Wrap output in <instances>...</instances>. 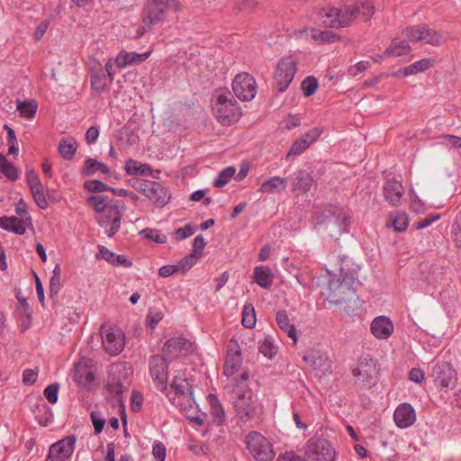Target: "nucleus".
<instances>
[{
	"mask_svg": "<svg viewBox=\"0 0 461 461\" xmlns=\"http://www.w3.org/2000/svg\"><path fill=\"white\" fill-rule=\"evenodd\" d=\"M163 351L171 358L185 356L193 351V344L182 337L172 338L165 342Z\"/></svg>",
	"mask_w": 461,
	"mask_h": 461,
	"instance_id": "nucleus-21",
	"label": "nucleus"
},
{
	"mask_svg": "<svg viewBox=\"0 0 461 461\" xmlns=\"http://www.w3.org/2000/svg\"><path fill=\"white\" fill-rule=\"evenodd\" d=\"M393 420L399 428H408L416 420L415 411L411 404L402 403L394 411Z\"/></svg>",
	"mask_w": 461,
	"mask_h": 461,
	"instance_id": "nucleus-22",
	"label": "nucleus"
},
{
	"mask_svg": "<svg viewBox=\"0 0 461 461\" xmlns=\"http://www.w3.org/2000/svg\"><path fill=\"white\" fill-rule=\"evenodd\" d=\"M92 360L81 357L74 366L73 380L81 387H90L95 381Z\"/></svg>",
	"mask_w": 461,
	"mask_h": 461,
	"instance_id": "nucleus-18",
	"label": "nucleus"
},
{
	"mask_svg": "<svg viewBox=\"0 0 461 461\" xmlns=\"http://www.w3.org/2000/svg\"><path fill=\"white\" fill-rule=\"evenodd\" d=\"M431 375L441 389L453 388L456 384V371L447 362L436 363L431 368Z\"/></svg>",
	"mask_w": 461,
	"mask_h": 461,
	"instance_id": "nucleus-15",
	"label": "nucleus"
},
{
	"mask_svg": "<svg viewBox=\"0 0 461 461\" xmlns=\"http://www.w3.org/2000/svg\"><path fill=\"white\" fill-rule=\"evenodd\" d=\"M32 225V218L27 217L25 220L19 219L15 216L0 217V228L15 234L23 235L26 231L25 224Z\"/></svg>",
	"mask_w": 461,
	"mask_h": 461,
	"instance_id": "nucleus-26",
	"label": "nucleus"
},
{
	"mask_svg": "<svg viewBox=\"0 0 461 461\" xmlns=\"http://www.w3.org/2000/svg\"><path fill=\"white\" fill-rule=\"evenodd\" d=\"M451 234L454 237V242L456 247L461 248V222L457 221L451 227Z\"/></svg>",
	"mask_w": 461,
	"mask_h": 461,
	"instance_id": "nucleus-63",
	"label": "nucleus"
},
{
	"mask_svg": "<svg viewBox=\"0 0 461 461\" xmlns=\"http://www.w3.org/2000/svg\"><path fill=\"white\" fill-rule=\"evenodd\" d=\"M163 313L158 310L150 309L146 316V323L150 329H155L162 320Z\"/></svg>",
	"mask_w": 461,
	"mask_h": 461,
	"instance_id": "nucleus-51",
	"label": "nucleus"
},
{
	"mask_svg": "<svg viewBox=\"0 0 461 461\" xmlns=\"http://www.w3.org/2000/svg\"><path fill=\"white\" fill-rule=\"evenodd\" d=\"M17 111H19L20 115L23 118L32 119L34 117L35 113L38 110V104L34 100L31 101H19L17 100L16 105Z\"/></svg>",
	"mask_w": 461,
	"mask_h": 461,
	"instance_id": "nucleus-41",
	"label": "nucleus"
},
{
	"mask_svg": "<svg viewBox=\"0 0 461 461\" xmlns=\"http://www.w3.org/2000/svg\"><path fill=\"white\" fill-rule=\"evenodd\" d=\"M149 56V52L139 54L136 52L121 51L115 58V64L119 68H125L127 66L138 65L143 62Z\"/></svg>",
	"mask_w": 461,
	"mask_h": 461,
	"instance_id": "nucleus-30",
	"label": "nucleus"
},
{
	"mask_svg": "<svg viewBox=\"0 0 461 461\" xmlns=\"http://www.w3.org/2000/svg\"><path fill=\"white\" fill-rule=\"evenodd\" d=\"M411 46L405 41L394 39L391 45L384 52V56L401 57L409 54Z\"/></svg>",
	"mask_w": 461,
	"mask_h": 461,
	"instance_id": "nucleus-40",
	"label": "nucleus"
},
{
	"mask_svg": "<svg viewBox=\"0 0 461 461\" xmlns=\"http://www.w3.org/2000/svg\"><path fill=\"white\" fill-rule=\"evenodd\" d=\"M152 454L157 461H164L166 458V447L160 441H155L152 446Z\"/></svg>",
	"mask_w": 461,
	"mask_h": 461,
	"instance_id": "nucleus-56",
	"label": "nucleus"
},
{
	"mask_svg": "<svg viewBox=\"0 0 461 461\" xmlns=\"http://www.w3.org/2000/svg\"><path fill=\"white\" fill-rule=\"evenodd\" d=\"M408 216L404 212L396 214L393 220V226L396 231H403L408 226Z\"/></svg>",
	"mask_w": 461,
	"mask_h": 461,
	"instance_id": "nucleus-52",
	"label": "nucleus"
},
{
	"mask_svg": "<svg viewBox=\"0 0 461 461\" xmlns=\"http://www.w3.org/2000/svg\"><path fill=\"white\" fill-rule=\"evenodd\" d=\"M125 211L124 202L111 200L109 205L99 214L98 224L104 229L105 234L112 238L121 228V221Z\"/></svg>",
	"mask_w": 461,
	"mask_h": 461,
	"instance_id": "nucleus-6",
	"label": "nucleus"
},
{
	"mask_svg": "<svg viewBox=\"0 0 461 461\" xmlns=\"http://www.w3.org/2000/svg\"><path fill=\"white\" fill-rule=\"evenodd\" d=\"M108 196L104 194L91 195L87 198L88 203L100 214L109 205Z\"/></svg>",
	"mask_w": 461,
	"mask_h": 461,
	"instance_id": "nucleus-44",
	"label": "nucleus"
},
{
	"mask_svg": "<svg viewBox=\"0 0 461 461\" xmlns=\"http://www.w3.org/2000/svg\"><path fill=\"white\" fill-rule=\"evenodd\" d=\"M321 133L322 131L320 128H313L307 131L303 136L293 143L286 156V159H294L295 157L301 155L321 136Z\"/></svg>",
	"mask_w": 461,
	"mask_h": 461,
	"instance_id": "nucleus-20",
	"label": "nucleus"
},
{
	"mask_svg": "<svg viewBox=\"0 0 461 461\" xmlns=\"http://www.w3.org/2000/svg\"><path fill=\"white\" fill-rule=\"evenodd\" d=\"M0 172L11 181L18 179L17 168L3 154H0Z\"/></svg>",
	"mask_w": 461,
	"mask_h": 461,
	"instance_id": "nucleus-42",
	"label": "nucleus"
},
{
	"mask_svg": "<svg viewBox=\"0 0 461 461\" xmlns=\"http://www.w3.org/2000/svg\"><path fill=\"white\" fill-rule=\"evenodd\" d=\"M374 10L375 5L371 0H358L353 5H345L343 8L338 9L339 26H348L357 17L367 21L374 14Z\"/></svg>",
	"mask_w": 461,
	"mask_h": 461,
	"instance_id": "nucleus-10",
	"label": "nucleus"
},
{
	"mask_svg": "<svg viewBox=\"0 0 461 461\" xmlns=\"http://www.w3.org/2000/svg\"><path fill=\"white\" fill-rule=\"evenodd\" d=\"M235 172H236V169L233 167H225L216 176V178L214 180V185L216 187H223L233 177Z\"/></svg>",
	"mask_w": 461,
	"mask_h": 461,
	"instance_id": "nucleus-47",
	"label": "nucleus"
},
{
	"mask_svg": "<svg viewBox=\"0 0 461 461\" xmlns=\"http://www.w3.org/2000/svg\"><path fill=\"white\" fill-rule=\"evenodd\" d=\"M338 16H339L338 8H322L317 14V22L325 27L339 28Z\"/></svg>",
	"mask_w": 461,
	"mask_h": 461,
	"instance_id": "nucleus-33",
	"label": "nucleus"
},
{
	"mask_svg": "<svg viewBox=\"0 0 461 461\" xmlns=\"http://www.w3.org/2000/svg\"><path fill=\"white\" fill-rule=\"evenodd\" d=\"M180 267L181 266H176V265L163 266L158 269V275L161 277H168V276H172L173 274L180 271Z\"/></svg>",
	"mask_w": 461,
	"mask_h": 461,
	"instance_id": "nucleus-59",
	"label": "nucleus"
},
{
	"mask_svg": "<svg viewBox=\"0 0 461 461\" xmlns=\"http://www.w3.org/2000/svg\"><path fill=\"white\" fill-rule=\"evenodd\" d=\"M211 413L213 417V422L217 423V425H221L224 421V411L221 404H217V406H214L211 410Z\"/></svg>",
	"mask_w": 461,
	"mask_h": 461,
	"instance_id": "nucleus-58",
	"label": "nucleus"
},
{
	"mask_svg": "<svg viewBox=\"0 0 461 461\" xmlns=\"http://www.w3.org/2000/svg\"><path fill=\"white\" fill-rule=\"evenodd\" d=\"M370 329L375 338L386 339L393 332V324L389 318L379 316L373 320Z\"/></svg>",
	"mask_w": 461,
	"mask_h": 461,
	"instance_id": "nucleus-24",
	"label": "nucleus"
},
{
	"mask_svg": "<svg viewBox=\"0 0 461 461\" xmlns=\"http://www.w3.org/2000/svg\"><path fill=\"white\" fill-rule=\"evenodd\" d=\"M76 438L74 436L60 439L49 448L45 461H65L68 459L75 449Z\"/></svg>",
	"mask_w": 461,
	"mask_h": 461,
	"instance_id": "nucleus-16",
	"label": "nucleus"
},
{
	"mask_svg": "<svg viewBox=\"0 0 461 461\" xmlns=\"http://www.w3.org/2000/svg\"><path fill=\"white\" fill-rule=\"evenodd\" d=\"M59 389V384H51L44 389L43 394L50 403L57 402Z\"/></svg>",
	"mask_w": 461,
	"mask_h": 461,
	"instance_id": "nucleus-53",
	"label": "nucleus"
},
{
	"mask_svg": "<svg viewBox=\"0 0 461 461\" xmlns=\"http://www.w3.org/2000/svg\"><path fill=\"white\" fill-rule=\"evenodd\" d=\"M114 253L108 249L106 247L103 245L98 246V252L95 255L97 259H104L108 263L112 264L114 260Z\"/></svg>",
	"mask_w": 461,
	"mask_h": 461,
	"instance_id": "nucleus-57",
	"label": "nucleus"
},
{
	"mask_svg": "<svg viewBox=\"0 0 461 461\" xmlns=\"http://www.w3.org/2000/svg\"><path fill=\"white\" fill-rule=\"evenodd\" d=\"M206 246V242L202 235H198L194 238L193 243V253L194 255H202V251Z\"/></svg>",
	"mask_w": 461,
	"mask_h": 461,
	"instance_id": "nucleus-60",
	"label": "nucleus"
},
{
	"mask_svg": "<svg viewBox=\"0 0 461 461\" xmlns=\"http://www.w3.org/2000/svg\"><path fill=\"white\" fill-rule=\"evenodd\" d=\"M311 37L319 44L331 43L337 39V35L330 31L311 29Z\"/></svg>",
	"mask_w": 461,
	"mask_h": 461,
	"instance_id": "nucleus-43",
	"label": "nucleus"
},
{
	"mask_svg": "<svg viewBox=\"0 0 461 461\" xmlns=\"http://www.w3.org/2000/svg\"><path fill=\"white\" fill-rule=\"evenodd\" d=\"M232 89L241 101H250L257 94L255 78L248 73L238 74L232 81Z\"/></svg>",
	"mask_w": 461,
	"mask_h": 461,
	"instance_id": "nucleus-14",
	"label": "nucleus"
},
{
	"mask_svg": "<svg viewBox=\"0 0 461 461\" xmlns=\"http://www.w3.org/2000/svg\"><path fill=\"white\" fill-rule=\"evenodd\" d=\"M303 361L313 370L325 375L330 373V360L326 353L319 349H310L305 352L303 357Z\"/></svg>",
	"mask_w": 461,
	"mask_h": 461,
	"instance_id": "nucleus-19",
	"label": "nucleus"
},
{
	"mask_svg": "<svg viewBox=\"0 0 461 461\" xmlns=\"http://www.w3.org/2000/svg\"><path fill=\"white\" fill-rule=\"evenodd\" d=\"M149 374L158 390L166 392L168 379V365L166 358L161 355L150 357L149 361Z\"/></svg>",
	"mask_w": 461,
	"mask_h": 461,
	"instance_id": "nucleus-13",
	"label": "nucleus"
},
{
	"mask_svg": "<svg viewBox=\"0 0 461 461\" xmlns=\"http://www.w3.org/2000/svg\"><path fill=\"white\" fill-rule=\"evenodd\" d=\"M435 61L432 59H420L408 67L400 68L394 73L395 77H408L416 73L424 72L434 65Z\"/></svg>",
	"mask_w": 461,
	"mask_h": 461,
	"instance_id": "nucleus-31",
	"label": "nucleus"
},
{
	"mask_svg": "<svg viewBox=\"0 0 461 461\" xmlns=\"http://www.w3.org/2000/svg\"><path fill=\"white\" fill-rule=\"evenodd\" d=\"M297 72V61L291 56L281 59L274 73V87L278 93H284L292 83Z\"/></svg>",
	"mask_w": 461,
	"mask_h": 461,
	"instance_id": "nucleus-9",
	"label": "nucleus"
},
{
	"mask_svg": "<svg viewBox=\"0 0 461 461\" xmlns=\"http://www.w3.org/2000/svg\"><path fill=\"white\" fill-rule=\"evenodd\" d=\"M38 377L37 371L33 369H25L23 373V382L25 384H33Z\"/></svg>",
	"mask_w": 461,
	"mask_h": 461,
	"instance_id": "nucleus-61",
	"label": "nucleus"
},
{
	"mask_svg": "<svg viewBox=\"0 0 461 461\" xmlns=\"http://www.w3.org/2000/svg\"><path fill=\"white\" fill-rule=\"evenodd\" d=\"M315 228L325 230L329 236L337 238L348 231L349 216L347 212L332 205L325 206L314 212Z\"/></svg>",
	"mask_w": 461,
	"mask_h": 461,
	"instance_id": "nucleus-2",
	"label": "nucleus"
},
{
	"mask_svg": "<svg viewBox=\"0 0 461 461\" xmlns=\"http://www.w3.org/2000/svg\"><path fill=\"white\" fill-rule=\"evenodd\" d=\"M212 112L223 125H230L240 117V108L230 90L218 89L212 96Z\"/></svg>",
	"mask_w": 461,
	"mask_h": 461,
	"instance_id": "nucleus-3",
	"label": "nucleus"
},
{
	"mask_svg": "<svg viewBox=\"0 0 461 461\" xmlns=\"http://www.w3.org/2000/svg\"><path fill=\"white\" fill-rule=\"evenodd\" d=\"M246 447L257 461H272L276 456L269 440L257 431H251L247 435Z\"/></svg>",
	"mask_w": 461,
	"mask_h": 461,
	"instance_id": "nucleus-8",
	"label": "nucleus"
},
{
	"mask_svg": "<svg viewBox=\"0 0 461 461\" xmlns=\"http://www.w3.org/2000/svg\"><path fill=\"white\" fill-rule=\"evenodd\" d=\"M318 86V80L314 77L309 76L302 82L301 88L303 95L309 97L316 92Z\"/></svg>",
	"mask_w": 461,
	"mask_h": 461,
	"instance_id": "nucleus-48",
	"label": "nucleus"
},
{
	"mask_svg": "<svg viewBox=\"0 0 461 461\" xmlns=\"http://www.w3.org/2000/svg\"><path fill=\"white\" fill-rule=\"evenodd\" d=\"M147 188L146 197L158 207H164L169 201L167 190L158 182L152 181Z\"/></svg>",
	"mask_w": 461,
	"mask_h": 461,
	"instance_id": "nucleus-25",
	"label": "nucleus"
},
{
	"mask_svg": "<svg viewBox=\"0 0 461 461\" xmlns=\"http://www.w3.org/2000/svg\"><path fill=\"white\" fill-rule=\"evenodd\" d=\"M90 416H91V420L94 425L95 433V434L101 433L104 429V423H105V420L102 416L101 412L92 411Z\"/></svg>",
	"mask_w": 461,
	"mask_h": 461,
	"instance_id": "nucleus-54",
	"label": "nucleus"
},
{
	"mask_svg": "<svg viewBox=\"0 0 461 461\" xmlns=\"http://www.w3.org/2000/svg\"><path fill=\"white\" fill-rule=\"evenodd\" d=\"M357 276L355 271H346L342 267L339 275L328 273V283L321 294L332 304L338 305L358 298L354 285Z\"/></svg>",
	"mask_w": 461,
	"mask_h": 461,
	"instance_id": "nucleus-1",
	"label": "nucleus"
},
{
	"mask_svg": "<svg viewBox=\"0 0 461 461\" xmlns=\"http://www.w3.org/2000/svg\"><path fill=\"white\" fill-rule=\"evenodd\" d=\"M77 141L74 139H61L59 143V153L65 160H71L77 149Z\"/></svg>",
	"mask_w": 461,
	"mask_h": 461,
	"instance_id": "nucleus-38",
	"label": "nucleus"
},
{
	"mask_svg": "<svg viewBox=\"0 0 461 461\" xmlns=\"http://www.w3.org/2000/svg\"><path fill=\"white\" fill-rule=\"evenodd\" d=\"M335 449L329 440L317 437L308 440L303 461H335Z\"/></svg>",
	"mask_w": 461,
	"mask_h": 461,
	"instance_id": "nucleus-7",
	"label": "nucleus"
},
{
	"mask_svg": "<svg viewBox=\"0 0 461 461\" xmlns=\"http://www.w3.org/2000/svg\"><path fill=\"white\" fill-rule=\"evenodd\" d=\"M258 350L268 358H272L277 352L273 339L270 337H267L259 342Z\"/></svg>",
	"mask_w": 461,
	"mask_h": 461,
	"instance_id": "nucleus-46",
	"label": "nucleus"
},
{
	"mask_svg": "<svg viewBox=\"0 0 461 461\" xmlns=\"http://www.w3.org/2000/svg\"><path fill=\"white\" fill-rule=\"evenodd\" d=\"M292 181L293 185V192L296 194V195L307 193L310 191L313 178L312 176L304 170H300L294 173L292 176L289 177Z\"/></svg>",
	"mask_w": 461,
	"mask_h": 461,
	"instance_id": "nucleus-27",
	"label": "nucleus"
},
{
	"mask_svg": "<svg viewBox=\"0 0 461 461\" xmlns=\"http://www.w3.org/2000/svg\"><path fill=\"white\" fill-rule=\"evenodd\" d=\"M234 406L241 420L248 421L254 416L255 406L250 394L247 396L244 393H239Z\"/></svg>",
	"mask_w": 461,
	"mask_h": 461,
	"instance_id": "nucleus-23",
	"label": "nucleus"
},
{
	"mask_svg": "<svg viewBox=\"0 0 461 461\" xmlns=\"http://www.w3.org/2000/svg\"><path fill=\"white\" fill-rule=\"evenodd\" d=\"M125 382L126 379L122 380L121 378H117L112 374L107 382V391L113 396L114 403L122 405V394L125 390Z\"/></svg>",
	"mask_w": 461,
	"mask_h": 461,
	"instance_id": "nucleus-34",
	"label": "nucleus"
},
{
	"mask_svg": "<svg viewBox=\"0 0 461 461\" xmlns=\"http://www.w3.org/2000/svg\"><path fill=\"white\" fill-rule=\"evenodd\" d=\"M402 33L411 41H421L434 46L440 45L443 40V37L437 31L429 28L425 24L407 27L402 30Z\"/></svg>",
	"mask_w": 461,
	"mask_h": 461,
	"instance_id": "nucleus-12",
	"label": "nucleus"
},
{
	"mask_svg": "<svg viewBox=\"0 0 461 461\" xmlns=\"http://www.w3.org/2000/svg\"><path fill=\"white\" fill-rule=\"evenodd\" d=\"M354 384L370 390L379 380V366L375 359L369 355L362 356L352 369Z\"/></svg>",
	"mask_w": 461,
	"mask_h": 461,
	"instance_id": "nucleus-4",
	"label": "nucleus"
},
{
	"mask_svg": "<svg viewBox=\"0 0 461 461\" xmlns=\"http://www.w3.org/2000/svg\"><path fill=\"white\" fill-rule=\"evenodd\" d=\"M287 180L288 178L272 176L261 185L259 191L267 194L284 192L287 186Z\"/></svg>",
	"mask_w": 461,
	"mask_h": 461,
	"instance_id": "nucleus-36",
	"label": "nucleus"
},
{
	"mask_svg": "<svg viewBox=\"0 0 461 461\" xmlns=\"http://www.w3.org/2000/svg\"><path fill=\"white\" fill-rule=\"evenodd\" d=\"M195 231V226L187 224L183 228H179L175 231L176 240H181L192 236Z\"/></svg>",
	"mask_w": 461,
	"mask_h": 461,
	"instance_id": "nucleus-55",
	"label": "nucleus"
},
{
	"mask_svg": "<svg viewBox=\"0 0 461 461\" xmlns=\"http://www.w3.org/2000/svg\"><path fill=\"white\" fill-rule=\"evenodd\" d=\"M179 10V3L176 0H147L141 13L142 29H150L155 24L164 21L168 8Z\"/></svg>",
	"mask_w": 461,
	"mask_h": 461,
	"instance_id": "nucleus-5",
	"label": "nucleus"
},
{
	"mask_svg": "<svg viewBox=\"0 0 461 461\" xmlns=\"http://www.w3.org/2000/svg\"><path fill=\"white\" fill-rule=\"evenodd\" d=\"M171 387L179 398L185 399L190 405L191 402H194L193 387L185 378L175 376Z\"/></svg>",
	"mask_w": 461,
	"mask_h": 461,
	"instance_id": "nucleus-29",
	"label": "nucleus"
},
{
	"mask_svg": "<svg viewBox=\"0 0 461 461\" xmlns=\"http://www.w3.org/2000/svg\"><path fill=\"white\" fill-rule=\"evenodd\" d=\"M242 325L251 329L256 325V312L251 303L246 304L242 311Z\"/></svg>",
	"mask_w": 461,
	"mask_h": 461,
	"instance_id": "nucleus-45",
	"label": "nucleus"
},
{
	"mask_svg": "<svg viewBox=\"0 0 461 461\" xmlns=\"http://www.w3.org/2000/svg\"><path fill=\"white\" fill-rule=\"evenodd\" d=\"M255 282L264 289H268L274 281V275L267 267H256L254 269Z\"/></svg>",
	"mask_w": 461,
	"mask_h": 461,
	"instance_id": "nucleus-37",
	"label": "nucleus"
},
{
	"mask_svg": "<svg viewBox=\"0 0 461 461\" xmlns=\"http://www.w3.org/2000/svg\"><path fill=\"white\" fill-rule=\"evenodd\" d=\"M276 320L278 327L285 332L289 338L294 340V343L297 341L296 329L294 324L291 321L288 314L285 311H278L276 312Z\"/></svg>",
	"mask_w": 461,
	"mask_h": 461,
	"instance_id": "nucleus-35",
	"label": "nucleus"
},
{
	"mask_svg": "<svg viewBox=\"0 0 461 461\" xmlns=\"http://www.w3.org/2000/svg\"><path fill=\"white\" fill-rule=\"evenodd\" d=\"M439 217H440L439 214L428 215L424 219L420 220L419 221L416 222V229H418V230L424 229V228L429 226L430 224H432L437 220H438Z\"/></svg>",
	"mask_w": 461,
	"mask_h": 461,
	"instance_id": "nucleus-62",
	"label": "nucleus"
},
{
	"mask_svg": "<svg viewBox=\"0 0 461 461\" xmlns=\"http://www.w3.org/2000/svg\"><path fill=\"white\" fill-rule=\"evenodd\" d=\"M101 171L104 174L109 173V167L102 162L97 161L95 158H87L85 160V165L81 169V175L84 176H89L94 175L95 172Z\"/></svg>",
	"mask_w": 461,
	"mask_h": 461,
	"instance_id": "nucleus-39",
	"label": "nucleus"
},
{
	"mask_svg": "<svg viewBox=\"0 0 461 461\" xmlns=\"http://www.w3.org/2000/svg\"><path fill=\"white\" fill-rule=\"evenodd\" d=\"M85 188L92 193H102L104 191H111V186L103 183L100 180H89L85 182Z\"/></svg>",
	"mask_w": 461,
	"mask_h": 461,
	"instance_id": "nucleus-49",
	"label": "nucleus"
},
{
	"mask_svg": "<svg viewBox=\"0 0 461 461\" xmlns=\"http://www.w3.org/2000/svg\"><path fill=\"white\" fill-rule=\"evenodd\" d=\"M242 357L240 348L235 339H230L227 347V356L223 366V374L226 376L233 375L240 368Z\"/></svg>",
	"mask_w": 461,
	"mask_h": 461,
	"instance_id": "nucleus-17",
	"label": "nucleus"
},
{
	"mask_svg": "<svg viewBox=\"0 0 461 461\" xmlns=\"http://www.w3.org/2000/svg\"><path fill=\"white\" fill-rule=\"evenodd\" d=\"M146 239L155 241L158 244H163L167 241V236L162 234L158 230L144 229L140 232Z\"/></svg>",
	"mask_w": 461,
	"mask_h": 461,
	"instance_id": "nucleus-50",
	"label": "nucleus"
},
{
	"mask_svg": "<svg viewBox=\"0 0 461 461\" xmlns=\"http://www.w3.org/2000/svg\"><path fill=\"white\" fill-rule=\"evenodd\" d=\"M403 195V186L394 179L388 180L384 186V199L393 206H398Z\"/></svg>",
	"mask_w": 461,
	"mask_h": 461,
	"instance_id": "nucleus-28",
	"label": "nucleus"
},
{
	"mask_svg": "<svg viewBox=\"0 0 461 461\" xmlns=\"http://www.w3.org/2000/svg\"><path fill=\"white\" fill-rule=\"evenodd\" d=\"M103 347L111 356L119 355L125 346V336L119 328L104 323L100 328Z\"/></svg>",
	"mask_w": 461,
	"mask_h": 461,
	"instance_id": "nucleus-11",
	"label": "nucleus"
},
{
	"mask_svg": "<svg viewBox=\"0 0 461 461\" xmlns=\"http://www.w3.org/2000/svg\"><path fill=\"white\" fill-rule=\"evenodd\" d=\"M90 77L91 87L98 94L103 93L113 83V78H109L102 68L92 69Z\"/></svg>",
	"mask_w": 461,
	"mask_h": 461,
	"instance_id": "nucleus-32",
	"label": "nucleus"
},
{
	"mask_svg": "<svg viewBox=\"0 0 461 461\" xmlns=\"http://www.w3.org/2000/svg\"><path fill=\"white\" fill-rule=\"evenodd\" d=\"M276 461H303V459L294 452L290 451L280 455Z\"/></svg>",
	"mask_w": 461,
	"mask_h": 461,
	"instance_id": "nucleus-64",
	"label": "nucleus"
}]
</instances>
